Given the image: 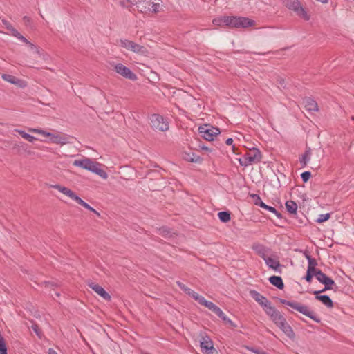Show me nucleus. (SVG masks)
Masks as SVG:
<instances>
[{
  "instance_id": "nucleus-1",
  "label": "nucleus",
  "mask_w": 354,
  "mask_h": 354,
  "mask_svg": "<svg viewBox=\"0 0 354 354\" xmlns=\"http://www.w3.org/2000/svg\"><path fill=\"white\" fill-rule=\"evenodd\" d=\"M28 130L30 133L39 134L46 138L47 140H42L43 142L60 145L69 143V137L61 132H50L38 128H29Z\"/></svg>"
},
{
  "instance_id": "nucleus-2",
  "label": "nucleus",
  "mask_w": 354,
  "mask_h": 354,
  "mask_svg": "<svg viewBox=\"0 0 354 354\" xmlns=\"http://www.w3.org/2000/svg\"><path fill=\"white\" fill-rule=\"evenodd\" d=\"M73 165L94 173L102 179L106 180L108 178V174L101 168L102 165L91 158H84L82 159L75 160L73 162Z\"/></svg>"
},
{
  "instance_id": "nucleus-3",
  "label": "nucleus",
  "mask_w": 354,
  "mask_h": 354,
  "mask_svg": "<svg viewBox=\"0 0 354 354\" xmlns=\"http://www.w3.org/2000/svg\"><path fill=\"white\" fill-rule=\"evenodd\" d=\"M51 188H53L55 189H57L66 196L68 197L71 200L75 201L77 204L82 205L86 209L93 212L97 216H100V214L96 211L95 209H93L92 207H91L88 203L84 202L80 197L77 196V194L74 192L73 190L69 189L68 187H66L65 186L61 185L59 184H55L50 185Z\"/></svg>"
},
{
  "instance_id": "nucleus-4",
  "label": "nucleus",
  "mask_w": 354,
  "mask_h": 354,
  "mask_svg": "<svg viewBox=\"0 0 354 354\" xmlns=\"http://www.w3.org/2000/svg\"><path fill=\"white\" fill-rule=\"evenodd\" d=\"M118 45L125 50L134 53L137 55L147 57L150 54L149 50L144 46L140 45L132 40L121 39L118 41Z\"/></svg>"
},
{
  "instance_id": "nucleus-5",
  "label": "nucleus",
  "mask_w": 354,
  "mask_h": 354,
  "mask_svg": "<svg viewBox=\"0 0 354 354\" xmlns=\"http://www.w3.org/2000/svg\"><path fill=\"white\" fill-rule=\"evenodd\" d=\"M282 304L288 306L293 308L294 310L302 313L303 315L308 317L313 320L315 321L317 323L321 322L320 319L317 317L313 311H312L307 306L304 305L301 303L297 301H290L287 300H283Z\"/></svg>"
},
{
  "instance_id": "nucleus-6",
  "label": "nucleus",
  "mask_w": 354,
  "mask_h": 354,
  "mask_svg": "<svg viewBox=\"0 0 354 354\" xmlns=\"http://www.w3.org/2000/svg\"><path fill=\"white\" fill-rule=\"evenodd\" d=\"M262 155L261 151L253 148L249 150L243 158L239 159V162L241 166L248 167L252 164H256L261 160Z\"/></svg>"
},
{
  "instance_id": "nucleus-7",
  "label": "nucleus",
  "mask_w": 354,
  "mask_h": 354,
  "mask_svg": "<svg viewBox=\"0 0 354 354\" xmlns=\"http://www.w3.org/2000/svg\"><path fill=\"white\" fill-rule=\"evenodd\" d=\"M10 31H11L12 35L14 36L15 37L17 38L20 41H23L24 43H25L27 45L28 49L33 54L37 55L38 56V57H39V58H42L44 59H45V54L44 53L43 50L40 47L30 42L28 39H26L23 35H21L15 28H11Z\"/></svg>"
},
{
  "instance_id": "nucleus-8",
  "label": "nucleus",
  "mask_w": 354,
  "mask_h": 354,
  "mask_svg": "<svg viewBox=\"0 0 354 354\" xmlns=\"http://www.w3.org/2000/svg\"><path fill=\"white\" fill-rule=\"evenodd\" d=\"M141 12H158L160 8V0H138L136 2Z\"/></svg>"
},
{
  "instance_id": "nucleus-9",
  "label": "nucleus",
  "mask_w": 354,
  "mask_h": 354,
  "mask_svg": "<svg viewBox=\"0 0 354 354\" xmlns=\"http://www.w3.org/2000/svg\"><path fill=\"white\" fill-rule=\"evenodd\" d=\"M198 132L202 138L208 141H213L221 133L218 128L210 124H203L199 127Z\"/></svg>"
},
{
  "instance_id": "nucleus-10",
  "label": "nucleus",
  "mask_w": 354,
  "mask_h": 354,
  "mask_svg": "<svg viewBox=\"0 0 354 354\" xmlns=\"http://www.w3.org/2000/svg\"><path fill=\"white\" fill-rule=\"evenodd\" d=\"M283 3L287 8L294 10L300 17L306 21L309 20L310 15L301 6V4L298 0H283Z\"/></svg>"
},
{
  "instance_id": "nucleus-11",
  "label": "nucleus",
  "mask_w": 354,
  "mask_h": 354,
  "mask_svg": "<svg viewBox=\"0 0 354 354\" xmlns=\"http://www.w3.org/2000/svg\"><path fill=\"white\" fill-rule=\"evenodd\" d=\"M227 20L231 24L232 28H248L255 25V21L248 17L232 16Z\"/></svg>"
},
{
  "instance_id": "nucleus-12",
  "label": "nucleus",
  "mask_w": 354,
  "mask_h": 354,
  "mask_svg": "<svg viewBox=\"0 0 354 354\" xmlns=\"http://www.w3.org/2000/svg\"><path fill=\"white\" fill-rule=\"evenodd\" d=\"M150 120L151 127L155 130L165 131L169 129L168 122L160 115H152L150 118Z\"/></svg>"
},
{
  "instance_id": "nucleus-13",
  "label": "nucleus",
  "mask_w": 354,
  "mask_h": 354,
  "mask_svg": "<svg viewBox=\"0 0 354 354\" xmlns=\"http://www.w3.org/2000/svg\"><path fill=\"white\" fill-rule=\"evenodd\" d=\"M114 71L122 76L123 77L135 81L138 79L137 75L131 71L130 68L123 65L121 63H118L113 65Z\"/></svg>"
},
{
  "instance_id": "nucleus-14",
  "label": "nucleus",
  "mask_w": 354,
  "mask_h": 354,
  "mask_svg": "<svg viewBox=\"0 0 354 354\" xmlns=\"http://www.w3.org/2000/svg\"><path fill=\"white\" fill-rule=\"evenodd\" d=\"M201 351L204 354H218V351L214 347V344L207 335L203 336L200 340Z\"/></svg>"
},
{
  "instance_id": "nucleus-15",
  "label": "nucleus",
  "mask_w": 354,
  "mask_h": 354,
  "mask_svg": "<svg viewBox=\"0 0 354 354\" xmlns=\"http://www.w3.org/2000/svg\"><path fill=\"white\" fill-rule=\"evenodd\" d=\"M214 312L221 319H222L224 322L229 324L230 326L234 327L235 325L233 322L230 319L225 313L221 310L220 308L216 306L214 303L206 300L204 304L202 305Z\"/></svg>"
},
{
  "instance_id": "nucleus-16",
  "label": "nucleus",
  "mask_w": 354,
  "mask_h": 354,
  "mask_svg": "<svg viewBox=\"0 0 354 354\" xmlns=\"http://www.w3.org/2000/svg\"><path fill=\"white\" fill-rule=\"evenodd\" d=\"M280 329L290 338L295 335L290 326L287 323L284 317L281 315L275 321L273 322Z\"/></svg>"
},
{
  "instance_id": "nucleus-17",
  "label": "nucleus",
  "mask_w": 354,
  "mask_h": 354,
  "mask_svg": "<svg viewBox=\"0 0 354 354\" xmlns=\"http://www.w3.org/2000/svg\"><path fill=\"white\" fill-rule=\"evenodd\" d=\"M177 285L181 290H183L185 293H187L188 295H189L194 299L198 301L201 305H203L204 302L206 301V299L203 296L191 290L185 285H184L183 283L178 281Z\"/></svg>"
},
{
  "instance_id": "nucleus-18",
  "label": "nucleus",
  "mask_w": 354,
  "mask_h": 354,
  "mask_svg": "<svg viewBox=\"0 0 354 354\" xmlns=\"http://www.w3.org/2000/svg\"><path fill=\"white\" fill-rule=\"evenodd\" d=\"M1 77L4 81L8 82L21 88H25L28 86V83L26 81L22 79H19L12 75L2 74Z\"/></svg>"
},
{
  "instance_id": "nucleus-19",
  "label": "nucleus",
  "mask_w": 354,
  "mask_h": 354,
  "mask_svg": "<svg viewBox=\"0 0 354 354\" xmlns=\"http://www.w3.org/2000/svg\"><path fill=\"white\" fill-rule=\"evenodd\" d=\"M89 287L99 296L102 297L106 301H110L111 300V295L100 285L95 283H89Z\"/></svg>"
},
{
  "instance_id": "nucleus-20",
  "label": "nucleus",
  "mask_w": 354,
  "mask_h": 354,
  "mask_svg": "<svg viewBox=\"0 0 354 354\" xmlns=\"http://www.w3.org/2000/svg\"><path fill=\"white\" fill-rule=\"evenodd\" d=\"M263 308L266 313L270 317L272 322L275 321L281 315V314L271 305L270 302Z\"/></svg>"
},
{
  "instance_id": "nucleus-21",
  "label": "nucleus",
  "mask_w": 354,
  "mask_h": 354,
  "mask_svg": "<svg viewBox=\"0 0 354 354\" xmlns=\"http://www.w3.org/2000/svg\"><path fill=\"white\" fill-rule=\"evenodd\" d=\"M182 157L184 160L191 162L201 163L203 161L199 156L192 151H184Z\"/></svg>"
},
{
  "instance_id": "nucleus-22",
  "label": "nucleus",
  "mask_w": 354,
  "mask_h": 354,
  "mask_svg": "<svg viewBox=\"0 0 354 354\" xmlns=\"http://www.w3.org/2000/svg\"><path fill=\"white\" fill-rule=\"evenodd\" d=\"M324 292V290L320 291H314V295H316V299L320 301L323 304L328 308H332L333 306V302L330 299V298L327 295H319L320 292Z\"/></svg>"
},
{
  "instance_id": "nucleus-23",
  "label": "nucleus",
  "mask_w": 354,
  "mask_h": 354,
  "mask_svg": "<svg viewBox=\"0 0 354 354\" xmlns=\"http://www.w3.org/2000/svg\"><path fill=\"white\" fill-rule=\"evenodd\" d=\"M252 298L258 302L263 308L270 303L267 298L257 291H251Z\"/></svg>"
},
{
  "instance_id": "nucleus-24",
  "label": "nucleus",
  "mask_w": 354,
  "mask_h": 354,
  "mask_svg": "<svg viewBox=\"0 0 354 354\" xmlns=\"http://www.w3.org/2000/svg\"><path fill=\"white\" fill-rule=\"evenodd\" d=\"M261 257L269 268L273 270H277L279 268V262L277 259L268 257L266 254H262Z\"/></svg>"
},
{
  "instance_id": "nucleus-25",
  "label": "nucleus",
  "mask_w": 354,
  "mask_h": 354,
  "mask_svg": "<svg viewBox=\"0 0 354 354\" xmlns=\"http://www.w3.org/2000/svg\"><path fill=\"white\" fill-rule=\"evenodd\" d=\"M227 19H231V17L225 16L223 17L216 18V19H213L212 23L214 24V25L218 26H227L230 27L231 24H230V22L228 21V20H227Z\"/></svg>"
},
{
  "instance_id": "nucleus-26",
  "label": "nucleus",
  "mask_w": 354,
  "mask_h": 354,
  "mask_svg": "<svg viewBox=\"0 0 354 354\" xmlns=\"http://www.w3.org/2000/svg\"><path fill=\"white\" fill-rule=\"evenodd\" d=\"M269 281L279 289H283L284 286L281 277L272 276L269 278Z\"/></svg>"
},
{
  "instance_id": "nucleus-27",
  "label": "nucleus",
  "mask_w": 354,
  "mask_h": 354,
  "mask_svg": "<svg viewBox=\"0 0 354 354\" xmlns=\"http://www.w3.org/2000/svg\"><path fill=\"white\" fill-rule=\"evenodd\" d=\"M310 157L311 151L310 149H308L306 150L305 153L302 155V156L299 158V162L302 167H305L307 165V164L310 160Z\"/></svg>"
},
{
  "instance_id": "nucleus-28",
  "label": "nucleus",
  "mask_w": 354,
  "mask_h": 354,
  "mask_svg": "<svg viewBox=\"0 0 354 354\" xmlns=\"http://www.w3.org/2000/svg\"><path fill=\"white\" fill-rule=\"evenodd\" d=\"M286 207L287 211L292 214H296L297 212V205L292 201H288L286 203Z\"/></svg>"
},
{
  "instance_id": "nucleus-29",
  "label": "nucleus",
  "mask_w": 354,
  "mask_h": 354,
  "mask_svg": "<svg viewBox=\"0 0 354 354\" xmlns=\"http://www.w3.org/2000/svg\"><path fill=\"white\" fill-rule=\"evenodd\" d=\"M305 107L310 111H316L318 110L317 104L313 100L306 99L304 101Z\"/></svg>"
},
{
  "instance_id": "nucleus-30",
  "label": "nucleus",
  "mask_w": 354,
  "mask_h": 354,
  "mask_svg": "<svg viewBox=\"0 0 354 354\" xmlns=\"http://www.w3.org/2000/svg\"><path fill=\"white\" fill-rule=\"evenodd\" d=\"M15 131L17 132L24 139L26 140L27 141L30 142H35L37 138L34 137L33 136H31L29 133H27L23 130L21 129H15Z\"/></svg>"
},
{
  "instance_id": "nucleus-31",
  "label": "nucleus",
  "mask_w": 354,
  "mask_h": 354,
  "mask_svg": "<svg viewBox=\"0 0 354 354\" xmlns=\"http://www.w3.org/2000/svg\"><path fill=\"white\" fill-rule=\"evenodd\" d=\"M218 218L223 223H227L230 221V214L228 212H220L218 214Z\"/></svg>"
},
{
  "instance_id": "nucleus-32",
  "label": "nucleus",
  "mask_w": 354,
  "mask_h": 354,
  "mask_svg": "<svg viewBox=\"0 0 354 354\" xmlns=\"http://www.w3.org/2000/svg\"><path fill=\"white\" fill-rule=\"evenodd\" d=\"M322 284L324 285V288L323 290L325 291L327 290H332L333 286L335 285V282L331 278L328 277L327 279L325 280V281H324V283Z\"/></svg>"
},
{
  "instance_id": "nucleus-33",
  "label": "nucleus",
  "mask_w": 354,
  "mask_h": 354,
  "mask_svg": "<svg viewBox=\"0 0 354 354\" xmlns=\"http://www.w3.org/2000/svg\"><path fill=\"white\" fill-rule=\"evenodd\" d=\"M317 272L316 269H313L311 268H308L306 276L305 277L306 280L308 282H310L313 278V276H315V272Z\"/></svg>"
},
{
  "instance_id": "nucleus-34",
  "label": "nucleus",
  "mask_w": 354,
  "mask_h": 354,
  "mask_svg": "<svg viewBox=\"0 0 354 354\" xmlns=\"http://www.w3.org/2000/svg\"><path fill=\"white\" fill-rule=\"evenodd\" d=\"M315 277L316 279L322 283L325 281V280L327 279L328 276H326L324 273H323L322 271L318 270L315 272Z\"/></svg>"
},
{
  "instance_id": "nucleus-35",
  "label": "nucleus",
  "mask_w": 354,
  "mask_h": 354,
  "mask_svg": "<svg viewBox=\"0 0 354 354\" xmlns=\"http://www.w3.org/2000/svg\"><path fill=\"white\" fill-rule=\"evenodd\" d=\"M120 4L123 8H127L129 10H131L133 6L134 5V3H133L130 0H123L120 1Z\"/></svg>"
},
{
  "instance_id": "nucleus-36",
  "label": "nucleus",
  "mask_w": 354,
  "mask_h": 354,
  "mask_svg": "<svg viewBox=\"0 0 354 354\" xmlns=\"http://www.w3.org/2000/svg\"><path fill=\"white\" fill-rule=\"evenodd\" d=\"M330 218V214L329 213L324 214H320V215H319L316 221L319 223H321L328 221Z\"/></svg>"
},
{
  "instance_id": "nucleus-37",
  "label": "nucleus",
  "mask_w": 354,
  "mask_h": 354,
  "mask_svg": "<svg viewBox=\"0 0 354 354\" xmlns=\"http://www.w3.org/2000/svg\"><path fill=\"white\" fill-rule=\"evenodd\" d=\"M306 258L308 261V268H311L313 269H315V266L316 265V263H315V261L312 259L309 255H306Z\"/></svg>"
},
{
  "instance_id": "nucleus-38",
  "label": "nucleus",
  "mask_w": 354,
  "mask_h": 354,
  "mask_svg": "<svg viewBox=\"0 0 354 354\" xmlns=\"http://www.w3.org/2000/svg\"><path fill=\"white\" fill-rule=\"evenodd\" d=\"M301 176L303 181L307 182L309 180L310 177L311 176V174L309 171H305L302 173Z\"/></svg>"
},
{
  "instance_id": "nucleus-39",
  "label": "nucleus",
  "mask_w": 354,
  "mask_h": 354,
  "mask_svg": "<svg viewBox=\"0 0 354 354\" xmlns=\"http://www.w3.org/2000/svg\"><path fill=\"white\" fill-rule=\"evenodd\" d=\"M255 250L257 252V253L260 255L261 257L262 254H266V250H265L264 247H263L261 245L257 246L255 248Z\"/></svg>"
},
{
  "instance_id": "nucleus-40",
  "label": "nucleus",
  "mask_w": 354,
  "mask_h": 354,
  "mask_svg": "<svg viewBox=\"0 0 354 354\" xmlns=\"http://www.w3.org/2000/svg\"><path fill=\"white\" fill-rule=\"evenodd\" d=\"M264 209L268 210V211H269V212H272V213L275 214L277 216H279L277 210L273 207L268 206V205H266V207H265Z\"/></svg>"
},
{
  "instance_id": "nucleus-41",
  "label": "nucleus",
  "mask_w": 354,
  "mask_h": 354,
  "mask_svg": "<svg viewBox=\"0 0 354 354\" xmlns=\"http://www.w3.org/2000/svg\"><path fill=\"white\" fill-rule=\"evenodd\" d=\"M200 147H201V149L202 150H204V151H207L208 153H210V152L212 151V150L211 149H209V147H206L205 145H201V146H200Z\"/></svg>"
},
{
  "instance_id": "nucleus-42",
  "label": "nucleus",
  "mask_w": 354,
  "mask_h": 354,
  "mask_svg": "<svg viewBox=\"0 0 354 354\" xmlns=\"http://www.w3.org/2000/svg\"><path fill=\"white\" fill-rule=\"evenodd\" d=\"M251 351L256 354H268L267 353H266L264 351L257 350V349H252Z\"/></svg>"
},
{
  "instance_id": "nucleus-43",
  "label": "nucleus",
  "mask_w": 354,
  "mask_h": 354,
  "mask_svg": "<svg viewBox=\"0 0 354 354\" xmlns=\"http://www.w3.org/2000/svg\"><path fill=\"white\" fill-rule=\"evenodd\" d=\"M225 143L227 145H232L233 144V139L231 138H229L226 140L225 141Z\"/></svg>"
},
{
  "instance_id": "nucleus-44",
  "label": "nucleus",
  "mask_w": 354,
  "mask_h": 354,
  "mask_svg": "<svg viewBox=\"0 0 354 354\" xmlns=\"http://www.w3.org/2000/svg\"><path fill=\"white\" fill-rule=\"evenodd\" d=\"M257 205H259L262 208H265V207H266V204H265L263 202H262L261 201H260L259 203H256Z\"/></svg>"
},
{
  "instance_id": "nucleus-45",
  "label": "nucleus",
  "mask_w": 354,
  "mask_h": 354,
  "mask_svg": "<svg viewBox=\"0 0 354 354\" xmlns=\"http://www.w3.org/2000/svg\"><path fill=\"white\" fill-rule=\"evenodd\" d=\"M48 354H58L54 349L49 348L48 349Z\"/></svg>"
},
{
  "instance_id": "nucleus-46",
  "label": "nucleus",
  "mask_w": 354,
  "mask_h": 354,
  "mask_svg": "<svg viewBox=\"0 0 354 354\" xmlns=\"http://www.w3.org/2000/svg\"><path fill=\"white\" fill-rule=\"evenodd\" d=\"M32 329L35 330V332L37 335H39L38 331H37V326H32Z\"/></svg>"
},
{
  "instance_id": "nucleus-47",
  "label": "nucleus",
  "mask_w": 354,
  "mask_h": 354,
  "mask_svg": "<svg viewBox=\"0 0 354 354\" xmlns=\"http://www.w3.org/2000/svg\"><path fill=\"white\" fill-rule=\"evenodd\" d=\"M55 295H56L57 297H59V293H57V292H56V293H55Z\"/></svg>"
},
{
  "instance_id": "nucleus-48",
  "label": "nucleus",
  "mask_w": 354,
  "mask_h": 354,
  "mask_svg": "<svg viewBox=\"0 0 354 354\" xmlns=\"http://www.w3.org/2000/svg\"><path fill=\"white\" fill-rule=\"evenodd\" d=\"M233 151H234L235 147L232 146Z\"/></svg>"
}]
</instances>
